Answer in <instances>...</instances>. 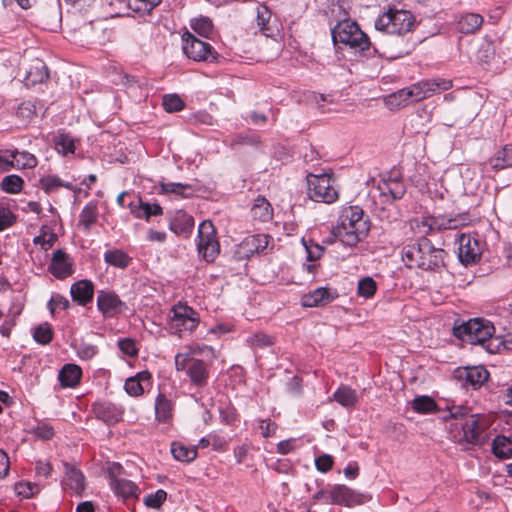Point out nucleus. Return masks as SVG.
<instances>
[{
    "mask_svg": "<svg viewBox=\"0 0 512 512\" xmlns=\"http://www.w3.org/2000/svg\"><path fill=\"white\" fill-rule=\"evenodd\" d=\"M412 408L422 414L432 413L436 410L435 401L429 396H419L412 401Z\"/></svg>",
    "mask_w": 512,
    "mask_h": 512,
    "instance_id": "45",
    "label": "nucleus"
},
{
    "mask_svg": "<svg viewBox=\"0 0 512 512\" xmlns=\"http://www.w3.org/2000/svg\"><path fill=\"white\" fill-rule=\"evenodd\" d=\"M251 215L253 219L261 222H267L272 219L273 209L266 198L258 196L252 205Z\"/></svg>",
    "mask_w": 512,
    "mask_h": 512,
    "instance_id": "27",
    "label": "nucleus"
},
{
    "mask_svg": "<svg viewBox=\"0 0 512 512\" xmlns=\"http://www.w3.org/2000/svg\"><path fill=\"white\" fill-rule=\"evenodd\" d=\"M48 77V69L44 62L36 60L29 69V71H27L26 73V85H35L37 83H42L45 80H47Z\"/></svg>",
    "mask_w": 512,
    "mask_h": 512,
    "instance_id": "31",
    "label": "nucleus"
},
{
    "mask_svg": "<svg viewBox=\"0 0 512 512\" xmlns=\"http://www.w3.org/2000/svg\"><path fill=\"white\" fill-rule=\"evenodd\" d=\"M495 55V45L494 43L489 40L488 38H485L484 42L482 43L479 51H478V58L484 62H489Z\"/></svg>",
    "mask_w": 512,
    "mask_h": 512,
    "instance_id": "55",
    "label": "nucleus"
},
{
    "mask_svg": "<svg viewBox=\"0 0 512 512\" xmlns=\"http://www.w3.org/2000/svg\"><path fill=\"white\" fill-rule=\"evenodd\" d=\"M166 497L167 493L164 490L160 489L156 491L154 494L148 495L145 498L144 503L146 506L150 508L157 509L163 504V502L166 500Z\"/></svg>",
    "mask_w": 512,
    "mask_h": 512,
    "instance_id": "56",
    "label": "nucleus"
},
{
    "mask_svg": "<svg viewBox=\"0 0 512 512\" xmlns=\"http://www.w3.org/2000/svg\"><path fill=\"white\" fill-rule=\"evenodd\" d=\"M191 27L202 37H209L213 32V24L208 17H200L192 20Z\"/></svg>",
    "mask_w": 512,
    "mask_h": 512,
    "instance_id": "46",
    "label": "nucleus"
},
{
    "mask_svg": "<svg viewBox=\"0 0 512 512\" xmlns=\"http://www.w3.org/2000/svg\"><path fill=\"white\" fill-rule=\"evenodd\" d=\"M415 17L406 10L389 9L375 21L378 31L396 36H405L413 31Z\"/></svg>",
    "mask_w": 512,
    "mask_h": 512,
    "instance_id": "8",
    "label": "nucleus"
},
{
    "mask_svg": "<svg viewBox=\"0 0 512 512\" xmlns=\"http://www.w3.org/2000/svg\"><path fill=\"white\" fill-rule=\"evenodd\" d=\"M189 188H190L189 185H185L182 183H174V182L161 183V191L163 193H174L177 195L184 196L185 191Z\"/></svg>",
    "mask_w": 512,
    "mask_h": 512,
    "instance_id": "58",
    "label": "nucleus"
},
{
    "mask_svg": "<svg viewBox=\"0 0 512 512\" xmlns=\"http://www.w3.org/2000/svg\"><path fill=\"white\" fill-rule=\"evenodd\" d=\"M483 24V17L476 13H467L458 22V29L463 34H473Z\"/></svg>",
    "mask_w": 512,
    "mask_h": 512,
    "instance_id": "29",
    "label": "nucleus"
},
{
    "mask_svg": "<svg viewBox=\"0 0 512 512\" xmlns=\"http://www.w3.org/2000/svg\"><path fill=\"white\" fill-rule=\"evenodd\" d=\"M271 19V11L265 5H259L256 9V24L261 33L269 36L271 29L269 22Z\"/></svg>",
    "mask_w": 512,
    "mask_h": 512,
    "instance_id": "39",
    "label": "nucleus"
},
{
    "mask_svg": "<svg viewBox=\"0 0 512 512\" xmlns=\"http://www.w3.org/2000/svg\"><path fill=\"white\" fill-rule=\"evenodd\" d=\"M174 405L164 394H159L155 400V416L159 422H168L173 416Z\"/></svg>",
    "mask_w": 512,
    "mask_h": 512,
    "instance_id": "28",
    "label": "nucleus"
},
{
    "mask_svg": "<svg viewBox=\"0 0 512 512\" xmlns=\"http://www.w3.org/2000/svg\"><path fill=\"white\" fill-rule=\"evenodd\" d=\"M401 255L403 262L409 268L429 271L437 270L444 265V250L435 248L425 237L404 246Z\"/></svg>",
    "mask_w": 512,
    "mask_h": 512,
    "instance_id": "4",
    "label": "nucleus"
},
{
    "mask_svg": "<svg viewBox=\"0 0 512 512\" xmlns=\"http://www.w3.org/2000/svg\"><path fill=\"white\" fill-rule=\"evenodd\" d=\"M303 244L307 251V259L309 261H315L321 257L323 254V247L319 244L311 243L310 245L307 244L305 240H303Z\"/></svg>",
    "mask_w": 512,
    "mask_h": 512,
    "instance_id": "61",
    "label": "nucleus"
},
{
    "mask_svg": "<svg viewBox=\"0 0 512 512\" xmlns=\"http://www.w3.org/2000/svg\"><path fill=\"white\" fill-rule=\"evenodd\" d=\"M316 468L321 472H327L332 469L333 458L328 454H323L315 460Z\"/></svg>",
    "mask_w": 512,
    "mask_h": 512,
    "instance_id": "62",
    "label": "nucleus"
},
{
    "mask_svg": "<svg viewBox=\"0 0 512 512\" xmlns=\"http://www.w3.org/2000/svg\"><path fill=\"white\" fill-rule=\"evenodd\" d=\"M377 289L376 282L371 277L362 278L358 282V294L364 298L372 297Z\"/></svg>",
    "mask_w": 512,
    "mask_h": 512,
    "instance_id": "47",
    "label": "nucleus"
},
{
    "mask_svg": "<svg viewBox=\"0 0 512 512\" xmlns=\"http://www.w3.org/2000/svg\"><path fill=\"white\" fill-rule=\"evenodd\" d=\"M379 188L381 190L382 195H384V196L389 195L392 200L401 199L405 194V187L399 181L385 182Z\"/></svg>",
    "mask_w": 512,
    "mask_h": 512,
    "instance_id": "41",
    "label": "nucleus"
},
{
    "mask_svg": "<svg viewBox=\"0 0 512 512\" xmlns=\"http://www.w3.org/2000/svg\"><path fill=\"white\" fill-rule=\"evenodd\" d=\"M468 222L467 214L424 216L411 220V228L418 234L426 235L435 231L458 229Z\"/></svg>",
    "mask_w": 512,
    "mask_h": 512,
    "instance_id": "7",
    "label": "nucleus"
},
{
    "mask_svg": "<svg viewBox=\"0 0 512 512\" xmlns=\"http://www.w3.org/2000/svg\"><path fill=\"white\" fill-rule=\"evenodd\" d=\"M7 153H9V157L11 160L14 161V168L17 169H31L36 167L37 165V158L26 151H18L15 150H8Z\"/></svg>",
    "mask_w": 512,
    "mask_h": 512,
    "instance_id": "30",
    "label": "nucleus"
},
{
    "mask_svg": "<svg viewBox=\"0 0 512 512\" xmlns=\"http://www.w3.org/2000/svg\"><path fill=\"white\" fill-rule=\"evenodd\" d=\"M17 494L23 498H30L39 492V487L30 482H19L15 485Z\"/></svg>",
    "mask_w": 512,
    "mask_h": 512,
    "instance_id": "54",
    "label": "nucleus"
},
{
    "mask_svg": "<svg viewBox=\"0 0 512 512\" xmlns=\"http://www.w3.org/2000/svg\"><path fill=\"white\" fill-rule=\"evenodd\" d=\"M447 421L450 438L460 445L481 446L488 440L485 418L471 414L467 408L451 407Z\"/></svg>",
    "mask_w": 512,
    "mask_h": 512,
    "instance_id": "1",
    "label": "nucleus"
},
{
    "mask_svg": "<svg viewBox=\"0 0 512 512\" xmlns=\"http://www.w3.org/2000/svg\"><path fill=\"white\" fill-rule=\"evenodd\" d=\"M161 0H128L129 7L136 12H150Z\"/></svg>",
    "mask_w": 512,
    "mask_h": 512,
    "instance_id": "51",
    "label": "nucleus"
},
{
    "mask_svg": "<svg viewBox=\"0 0 512 512\" xmlns=\"http://www.w3.org/2000/svg\"><path fill=\"white\" fill-rule=\"evenodd\" d=\"M415 46H416V42L415 41L407 40L406 43H405V47L400 49L399 51H397L395 53L384 51L381 54L384 55V56H387L389 58H399V57H402L404 55L409 54L410 51H412L415 48Z\"/></svg>",
    "mask_w": 512,
    "mask_h": 512,
    "instance_id": "63",
    "label": "nucleus"
},
{
    "mask_svg": "<svg viewBox=\"0 0 512 512\" xmlns=\"http://www.w3.org/2000/svg\"><path fill=\"white\" fill-rule=\"evenodd\" d=\"M175 366L178 371H185L193 384L203 386L207 382L208 370L206 364L191 354H176Z\"/></svg>",
    "mask_w": 512,
    "mask_h": 512,
    "instance_id": "12",
    "label": "nucleus"
},
{
    "mask_svg": "<svg viewBox=\"0 0 512 512\" xmlns=\"http://www.w3.org/2000/svg\"><path fill=\"white\" fill-rule=\"evenodd\" d=\"M41 188L46 193H52L59 187H65L69 190L73 189V186L71 183H65L63 182L59 177L55 175H48L44 176L40 179Z\"/></svg>",
    "mask_w": 512,
    "mask_h": 512,
    "instance_id": "42",
    "label": "nucleus"
},
{
    "mask_svg": "<svg viewBox=\"0 0 512 512\" xmlns=\"http://www.w3.org/2000/svg\"><path fill=\"white\" fill-rule=\"evenodd\" d=\"M98 215L97 205L88 203L81 211L79 216V223L89 230L93 223H95Z\"/></svg>",
    "mask_w": 512,
    "mask_h": 512,
    "instance_id": "43",
    "label": "nucleus"
},
{
    "mask_svg": "<svg viewBox=\"0 0 512 512\" xmlns=\"http://www.w3.org/2000/svg\"><path fill=\"white\" fill-rule=\"evenodd\" d=\"M182 42L184 54L194 61L213 62L217 59V53L209 43L199 40L189 32L182 35Z\"/></svg>",
    "mask_w": 512,
    "mask_h": 512,
    "instance_id": "13",
    "label": "nucleus"
},
{
    "mask_svg": "<svg viewBox=\"0 0 512 512\" xmlns=\"http://www.w3.org/2000/svg\"><path fill=\"white\" fill-rule=\"evenodd\" d=\"M458 244V257L465 265L474 263L481 254L479 241L471 235L461 234Z\"/></svg>",
    "mask_w": 512,
    "mask_h": 512,
    "instance_id": "15",
    "label": "nucleus"
},
{
    "mask_svg": "<svg viewBox=\"0 0 512 512\" xmlns=\"http://www.w3.org/2000/svg\"><path fill=\"white\" fill-rule=\"evenodd\" d=\"M33 337L40 344H47L52 339V329L48 324H41L34 329Z\"/></svg>",
    "mask_w": 512,
    "mask_h": 512,
    "instance_id": "52",
    "label": "nucleus"
},
{
    "mask_svg": "<svg viewBox=\"0 0 512 512\" xmlns=\"http://www.w3.org/2000/svg\"><path fill=\"white\" fill-rule=\"evenodd\" d=\"M117 346L120 352H138V348L135 345V342L130 338L119 339L117 341Z\"/></svg>",
    "mask_w": 512,
    "mask_h": 512,
    "instance_id": "64",
    "label": "nucleus"
},
{
    "mask_svg": "<svg viewBox=\"0 0 512 512\" xmlns=\"http://www.w3.org/2000/svg\"><path fill=\"white\" fill-rule=\"evenodd\" d=\"M170 330L174 333L191 332L199 324L197 312L186 304L178 303L172 308Z\"/></svg>",
    "mask_w": 512,
    "mask_h": 512,
    "instance_id": "14",
    "label": "nucleus"
},
{
    "mask_svg": "<svg viewBox=\"0 0 512 512\" xmlns=\"http://www.w3.org/2000/svg\"><path fill=\"white\" fill-rule=\"evenodd\" d=\"M269 244V236L258 234L246 237L239 245L237 254L239 257L249 258L254 253L263 252Z\"/></svg>",
    "mask_w": 512,
    "mask_h": 512,
    "instance_id": "17",
    "label": "nucleus"
},
{
    "mask_svg": "<svg viewBox=\"0 0 512 512\" xmlns=\"http://www.w3.org/2000/svg\"><path fill=\"white\" fill-rule=\"evenodd\" d=\"M62 485L65 490H70L73 494L81 495L85 487L84 476L75 467L66 465Z\"/></svg>",
    "mask_w": 512,
    "mask_h": 512,
    "instance_id": "23",
    "label": "nucleus"
},
{
    "mask_svg": "<svg viewBox=\"0 0 512 512\" xmlns=\"http://www.w3.org/2000/svg\"><path fill=\"white\" fill-rule=\"evenodd\" d=\"M332 40L334 44H343L350 48L365 52L370 50V42L367 35L352 20H343L332 29Z\"/></svg>",
    "mask_w": 512,
    "mask_h": 512,
    "instance_id": "6",
    "label": "nucleus"
},
{
    "mask_svg": "<svg viewBox=\"0 0 512 512\" xmlns=\"http://www.w3.org/2000/svg\"><path fill=\"white\" fill-rule=\"evenodd\" d=\"M495 327L493 323L484 318H472L467 321L456 320L453 325V335L471 345H479L488 352L492 341L501 337L494 336Z\"/></svg>",
    "mask_w": 512,
    "mask_h": 512,
    "instance_id": "5",
    "label": "nucleus"
},
{
    "mask_svg": "<svg viewBox=\"0 0 512 512\" xmlns=\"http://www.w3.org/2000/svg\"><path fill=\"white\" fill-rule=\"evenodd\" d=\"M502 350H512V333H508L507 335H504V337L495 338L492 341L488 352H501Z\"/></svg>",
    "mask_w": 512,
    "mask_h": 512,
    "instance_id": "49",
    "label": "nucleus"
},
{
    "mask_svg": "<svg viewBox=\"0 0 512 512\" xmlns=\"http://www.w3.org/2000/svg\"><path fill=\"white\" fill-rule=\"evenodd\" d=\"M104 260L107 264L120 269H125L130 263V257L118 249L105 252Z\"/></svg>",
    "mask_w": 512,
    "mask_h": 512,
    "instance_id": "38",
    "label": "nucleus"
},
{
    "mask_svg": "<svg viewBox=\"0 0 512 512\" xmlns=\"http://www.w3.org/2000/svg\"><path fill=\"white\" fill-rule=\"evenodd\" d=\"M56 241V235L50 233L49 235L42 229V233L33 239V243L40 245L43 250L51 248Z\"/></svg>",
    "mask_w": 512,
    "mask_h": 512,
    "instance_id": "57",
    "label": "nucleus"
},
{
    "mask_svg": "<svg viewBox=\"0 0 512 512\" xmlns=\"http://www.w3.org/2000/svg\"><path fill=\"white\" fill-rule=\"evenodd\" d=\"M70 293L73 301L85 306L93 299L94 285L90 280H79L71 286Z\"/></svg>",
    "mask_w": 512,
    "mask_h": 512,
    "instance_id": "21",
    "label": "nucleus"
},
{
    "mask_svg": "<svg viewBox=\"0 0 512 512\" xmlns=\"http://www.w3.org/2000/svg\"><path fill=\"white\" fill-rule=\"evenodd\" d=\"M33 433L43 439V440H48V439H51L54 435V429L52 426H50L49 424L47 423H39L34 429H33Z\"/></svg>",
    "mask_w": 512,
    "mask_h": 512,
    "instance_id": "59",
    "label": "nucleus"
},
{
    "mask_svg": "<svg viewBox=\"0 0 512 512\" xmlns=\"http://www.w3.org/2000/svg\"><path fill=\"white\" fill-rule=\"evenodd\" d=\"M163 107L167 112H178L183 109L184 102L176 94H168L163 97Z\"/></svg>",
    "mask_w": 512,
    "mask_h": 512,
    "instance_id": "50",
    "label": "nucleus"
},
{
    "mask_svg": "<svg viewBox=\"0 0 512 512\" xmlns=\"http://www.w3.org/2000/svg\"><path fill=\"white\" fill-rule=\"evenodd\" d=\"M492 451L498 458L512 456V439L503 435L497 436L492 442Z\"/></svg>",
    "mask_w": 512,
    "mask_h": 512,
    "instance_id": "36",
    "label": "nucleus"
},
{
    "mask_svg": "<svg viewBox=\"0 0 512 512\" xmlns=\"http://www.w3.org/2000/svg\"><path fill=\"white\" fill-rule=\"evenodd\" d=\"M452 82L446 79H431L417 82L385 97V104L390 110L399 109L412 102L421 101L434 94L449 90Z\"/></svg>",
    "mask_w": 512,
    "mask_h": 512,
    "instance_id": "3",
    "label": "nucleus"
},
{
    "mask_svg": "<svg viewBox=\"0 0 512 512\" xmlns=\"http://www.w3.org/2000/svg\"><path fill=\"white\" fill-rule=\"evenodd\" d=\"M334 295L328 288L320 287L308 294H305L301 298V304L304 307H317L329 304L334 300Z\"/></svg>",
    "mask_w": 512,
    "mask_h": 512,
    "instance_id": "22",
    "label": "nucleus"
},
{
    "mask_svg": "<svg viewBox=\"0 0 512 512\" xmlns=\"http://www.w3.org/2000/svg\"><path fill=\"white\" fill-rule=\"evenodd\" d=\"M331 181V177L328 174H308L307 185L309 197L316 202H334L338 198V193L332 186Z\"/></svg>",
    "mask_w": 512,
    "mask_h": 512,
    "instance_id": "11",
    "label": "nucleus"
},
{
    "mask_svg": "<svg viewBox=\"0 0 512 512\" xmlns=\"http://www.w3.org/2000/svg\"><path fill=\"white\" fill-rule=\"evenodd\" d=\"M23 179L15 174L5 176L1 183V189L9 194H17L23 188Z\"/></svg>",
    "mask_w": 512,
    "mask_h": 512,
    "instance_id": "44",
    "label": "nucleus"
},
{
    "mask_svg": "<svg viewBox=\"0 0 512 512\" xmlns=\"http://www.w3.org/2000/svg\"><path fill=\"white\" fill-rule=\"evenodd\" d=\"M49 272L58 279H64L73 273L72 262L63 250H56L52 254Z\"/></svg>",
    "mask_w": 512,
    "mask_h": 512,
    "instance_id": "16",
    "label": "nucleus"
},
{
    "mask_svg": "<svg viewBox=\"0 0 512 512\" xmlns=\"http://www.w3.org/2000/svg\"><path fill=\"white\" fill-rule=\"evenodd\" d=\"M97 306L105 316H113L120 313L125 305L115 293L101 290L98 292Z\"/></svg>",
    "mask_w": 512,
    "mask_h": 512,
    "instance_id": "19",
    "label": "nucleus"
},
{
    "mask_svg": "<svg viewBox=\"0 0 512 512\" xmlns=\"http://www.w3.org/2000/svg\"><path fill=\"white\" fill-rule=\"evenodd\" d=\"M465 373L467 382L474 387L482 385L489 377L488 371L482 366L467 368Z\"/></svg>",
    "mask_w": 512,
    "mask_h": 512,
    "instance_id": "40",
    "label": "nucleus"
},
{
    "mask_svg": "<svg viewBox=\"0 0 512 512\" xmlns=\"http://www.w3.org/2000/svg\"><path fill=\"white\" fill-rule=\"evenodd\" d=\"M128 208L130 212L139 219L145 218L149 220L151 216H157L163 213V209L159 204L143 202L142 199L137 196H134L128 202Z\"/></svg>",
    "mask_w": 512,
    "mask_h": 512,
    "instance_id": "18",
    "label": "nucleus"
},
{
    "mask_svg": "<svg viewBox=\"0 0 512 512\" xmlns=\"http://www.w3.org/2000/svg\"><path fill=\"white\" fill-rule=\"evenodd\" d=\"M197 250L206 262H213L220 252L216 229L211 221L201 222L198 228Z\"/></svg>",
    "mask_w": 512,
    "mask_h": 512,
    "instance_id": "9",
    "label": "nucleus"
},
{
    "mask_svg": "<svg viewBox=\"0 0 512 512\" xmlns=\"http://www.w3.org/2000/svg\"><path fill=\"white\" fill-rule=\"evenodd\" d=\"M326 504H337L353 507L367 502L370 497L360 494L344 485L333 487L329 492H319L315 496Z\"/></svg>",
    "mask_w": 512,
    "mask_h": 512,
    "instance_id": "10",
    "label": "nucleus"
},
{
    "mask_svg": "<svg viewBox=\"0 0 512 512\" xmlns=\"http://www.w3.org/2000/svg\"><path fill=\"white\" fill-rule=\"evenodd\" d=\"M194 227V219L183 211H177L170 223V229L177 235L188 237Z\"/></svg>",
    "mask_w": 512,
    "mask_h": 512,
    "instance_id": "25",
    "label": "nucleus"
},
{
    "mask_svg": "<svg viewBox=\"0 0 512 512\" xmlns=\"http://www.w3.org/2000/svg\"><path fill=\"white\" fill-rule=\"evenodd\" d=\"M171 453L176 460L190 462L197 457V448L186 446L182 442H173Z\"/></svg>",
    "mask_w": 512,
    "mask_h": 512,
    "instance_id": "35",
    "label": "nucleus"
},
{
    "mask_svg": "<svg viewBox=\"0 0 512 512\" xmlns=\"http://www.w3.org/2000/svg\"><path fill=\"white\" fill-rule=\"evenodd\" d=\"M150 385L151 374L148 371H141L125 381L124 389L130 396L138 397L141 396Z\"/></svg>",
    "mask_w": 512,
    "mask_h": 512,
    "instance_id": "20",
    "label": "nucleus"
},
{
    "mask_svg": "<svg viewBox=\"0 0 512 512\" xmlns=\"http://www.w3.org/2000/svg\"><path fill=\"white\" fill-rule=\"evenodd\" d=\"M370 230L369 218L359 206H349L341 210L338 223L332 234L341 243L353 247L361 242Z\"/></svg>",
    "mask_w": 512,
    "mask_h": 512,
    "instance_id": "2",
    "label": "nucleus"
},
{
    "mask_svg": "<svg viewBox=\"0 0 512 512\" xmlns=\"http://www.w3.org/2000/svg\"><path fill=\"white\" fill-rule=\"evenodd\" d=\"M55 146L58 152L66 155L68 153H74L75 144L72 137L67 134H61L56 138Z\"/></svg>",
    "mask_w": 512,
    "mask_h": 512,
    "instance_id": "48",
    "label": "nucleus"
},
{
    "mask_svg": "<svg viewBox=\"0 0 512 512\" xmlns=\"http://www.w3.org/2000/svg\"><path fill=\"white\" fill-rule=\"evenodd\" d=\"M81 368L75 364H66L60 370L58 378L63 387L76 386L81 378Z\"/></svg>",
    "mask_w": 512,
    "mask_h": 512,
    "instance_id": "26",
    "label": "nucleus"
},
{
    "mask_svg": "<svg viewBox=\"0 0 512 512\" xmlns=\"http://www.w3.org/2000/svg\"><path fill=\"white\" fill-rule=\"evenodd\" d=\"M226 142L232 148H237L241 146H258L260 144V138L255 133H245V134H233L230 135Z\"/></svg>",
    "mask_w": 512,
    "mask_h": 512,
    "instance_id": "34",
    "label": "nucleus"
},
{
    "mask_svg": "<svg viewBox=\"0 0 512 512\" xmlns=\"http://www.w3.org/2000/svg\"><path fill=\"white\" fill-rule=\"evenodd\" d=\"M15 221L14 214L10 211V209L5 207H0V231L10 227Z\"/></svg>",
    "mask_w": 512,
    "mask_h": 512,
    "instance_id": "60",
    "label": "nucleus"
},
{
    "mask_svg": "<svg viewBox=\"0 0 512 512\" xmlns=\"http://www.w3.org/2000/svg\"><path fill=\"white\" fill-rule=\"evenodd\" d=\"M96 417L108 424H115L122 419L123 411L112 403H97L93 407Z\"/></svg>",
    "mask_w": 512,
    "mask_h": 512,
    "instance_id": "24",
    "label": "nucleus"
},
{
    "mask_svg": "<svg viewBox=\"0 0 512 512\" xmlns=\"http://www.w3.org/2000/svg\"><path fill=\"white\" fill-rule=\"evenodd\" d=\"M252 349H265L274 344V339L265 334H255L249 339Z\"/></svg>",
    "mask_w": 512,
    "mask_h": 512,
    "instance_id": "53",
    "label": "nucleus"
},
{
    "mask_svg": "<svg viewBox=\"0 0 512 512\" xmlns=\"http://www.w3.org/2000/svg\"><path fill=\"white\" fill-rule=\"evenodd\" d=\"M492 168L496 170L512 166V145H505L497 154L490 159Z\"/></svg>",
    "mask_w": 512,
    "mask_h": 512,
    "instance_id": "37",
    "label": "nucleus"
},
{
    "mask_svg": "<svg viewBox=\"0 0 512 512\" xmlns=\"http://www.w3.org/2000/svg\"><path fill=\"white\" fill-rule=\"evenodd\" d=\"M334 400L345 408L354 407L358 401L357 393L349 386H340L333 394Z\"/></svg>",
    "mask_w": 512,
    "mask_h": 512,
    "instance_id": "33",
    "label": "nucleus"
},
{
    "mask_svg": "<svg viewBox=\"0 0 512 512\" xmlns=\"http://www.w3.org/2000/svg\"><path fill=\"white\" fill-rule=\"evenodd\" d=\"M111 487L117 495L123 498L137 497L139 493L137 485L127 479H113Z\"/></svg>",
    "mask_w": 512,
    "mask_h": 512,
    "instance_id": "32",
    "label": "nucleus"
}]
</instances>
